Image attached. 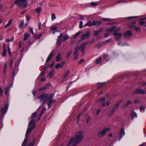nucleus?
<instances>
[{"label":"nucleus","instance_id":"obj_1","mask_svg":"<svg viewBox=\"0 0 146 146\" xmlns=\"http://www.w3.org/2000/svg\"><path fill=\"white\" fill-rule=\"evenodd\" d=\"M84 138L83 132L82 131H79L77 132L75 134V137H73L71 139L67 146H75L80 143L82 140Z\"/></svg>","mask_w":146,"mask_h":146},{"label":"nucleus","instance_id":"obj_2","mask_svg":"<svg viewBox=\"0 0 146 146\" xmlns=\"http://www.w3.org/2000/svg\"><path fill=\"white\" fill-rule=\"evenodd\" d=\"M35 125L36 124L34 120H32L29 122L28 125V128L26 131L25 138L21 146H25L26 145L27 142L29 141L28 137L32 130L35 127Z\"/></svg>","mask_w":146,"mask_h":146},{"label":"nucleus","instance_id":"obj_3","mask_svg":"<svg viewBox=\"0 0 146 146\" xmlns=\"http://www.w3.org/2000/svg\"><path fill=\"white\" fill-rule=\"evenodd\" d=\"M62 37V41H64L69 38V36L67 34H65L64 36H63V34L62 33H61L58 37L56 44L58 46L61 44V38Z\"/></svg>","mask_w":146,"mask_h":146},{"label":"nucleus","instance_id":"obj_4","mask_svg":"<svg viewBox=\"0 0 146 146\" xmlns=\"http://www.w3.org/2000/svg\"><path fill=\"white\" fill-rule=\"evenodd\" d=\"M27 0H15L14 3L17 5L19 7L25 8L27 6Z\"/></svg>","mask_w":146,"mask_h":146},{"label":"nucleus","instance_id":"obj_5","mask_svg":"<svg viewBox=\"0 0 146 146\" xmlns=\"http://www.w3.org/2000/svg\"><path fill=\"white\" fill-rule=\"evenodd\" d=\"M8 104H7L1 108V114L0 116V118L1 119H2L3 118V116L6 113L8 108Z\"/></svg>","mask_w":146,"mask_h":146},{"label":"nucleus","instance_id":"obj_6","mask_svg":"<svg viewBox=\"0 0 146 146\" xmlns=\"http://www.w3.org/2000/svg\"><path fill=\"white\" fill-rule=\"evenodd\" d=\"M110 130L109 128L105 127L102 129L101 131L99 132L98 134V137L100 138L103 137L105 135L106 132Z\"/></svg>","mask_w":146,"mask_h":146},{"label":"nucleus","instance_id":"obj_7","mask_svg":"<svg viewBox=\"0 0 146 146\" xmlns=\"http://www.w3.org/2000/svg\"><path fill=\"white\" fill-rule=\"evenodd\" d=\"M48 98V95L47 94H45V93H43L40 96L39 98L40 99L41 101L43 102V103H46L47 99Z\"/></svg>","mask_w":146,"mask_h":146},{"label":"nucleus","instance_id":"obj_8","mask_svg":"<svg viewBox=\"0 0 146 146\" xmlns=\"http://www.w3.org/2000/svg\"><path fill=\"white\" fill-rule=\"evenodd\" d=\"M113 35L115 37V39L116 40H117L121 38L122 36V34L117 32V31H115L113 34Z\"/></svg>","mask_w":146,"mask_h":146},{"label":"nucleus","instance_id":"obj_9","mask_svg":"<svg viewBox=\"0 0 146 146\" xmlns=\"http://www.w3.org/2000/svg\"><path fill=\"white\" fill-rule=\"evenodd\" d=\"M90 31H88L83 34L81 36V38L80 40L81 39L82 40H84L85 38L88 39L90 36Z\"/></svg>","mask_w":146,"mask_h":146},{"label":"nucleus","instance_id":"obj_10","mask_svg":"<svg viewBox=\"0 0 146 146\" xmlns=\"http://www.w3.org/2000/svg\"><path fill=\"white\" fill-rule=\"evenodd\" d=\"M133 94H146V91L141 89L140 88H138L136 89L135 91L133 92Z\"/></svg>","mask_w":146,"mask_h":146},{"label":"nucleus","instance_id":"obj_11","mask_svg":"<svg viewBox=\"0 0 146 146\" xmlns=\"http://www.w3.org/2000/svg\"><path fill=\"white\" fill-rule=\"evenodd\" d=\"M104 29V28L103 27H102L99 29L98 31H95L94 34V36H96L99 35V34L102 32Z\"/></svg>","mask_w":146,"mask_h":146},{"label":"nucleus","instance_id":"obj_12","mask_svg":"<svg viewBox=\"0 0 146 146\" xmlns=\"http://www.w3.org/2000/svg\"><path fill=\"white\" fill-rule=\"evenodd\" d=\"M124 130L123 129H121L119 133V136L118 138V140L120 141L122 138L123 135H125Z\"/></svg>","mask_w":146,"mask_h":146},{"label":"nucleus","instance_id":"obj_13","mask_svg":"<svg viewBox=\"0 0 146 146\" xmlns=\"http://www.w3.org/2000/svg\"><path fill=\"white\" fill-rule=\"evenodd\" d=\"M64 62H61V63H57L55 66V68L58 69L59 68H62L64 66Z\"/></svg>","mask_w":146,"mask_h":146},{"label":"nucleus","instance_id":"obj_14","mask_svg":"<svg viewBox=\"0 0 146 146\" xmlns=\"http://www.w3.org/2000/svg\"><path fill=\"white\" fill-rule=\"evenodd\" d=\"M87 43L86 42H84L80 46V48L81 50V52H82V53H83V54H84V51L85 50V46L86 44Z\"/></svg>","mask_w":146,"mask_h":146},{"label":"nucleus","instance_id":"obj_15","mask_svg":"<svg viewBox=\"0 0 146 146\" xmlns=\"http://www.w3.org/2000/svg\"><path fill=\"white\" fill-rule=\"evenodd\" d=\"M132 35L131 32L129 30L127 31L123 34V35L125 37H131Z\"/></svg>","mask_w":146,"mask_h":146},{"label":"nucleus","instance_id":"obj_16","mask_svg":"<svg viewBox=\"0 0 146 146\" xmlns=\"http://www.w3.org/2000/svg\"><path fill=\"white\" fill-rule=\"evenodd\" d=\"M131 119L132 120H133L134 119V118L137 117V113L134 111H132L131 112Z\"/></svg>","mask_w":146,"mask_h":146},{"label":"nucleus","instance_id":"obj_17","mask_svg":"<svg viewBox=\"0 0 146 146\" xmlns=\"http://www.w3.org/2000/svg\"><path fill=\"white\" fill-rule=\"evenodd\" d=\"M102 58L101 57H99L96 59L95 63L98 64H100L102 63Z\"/></svg>","mask_w":146,"mask_h":146},{"label":"nucleus","instance_id":"obj_18","mask_svg":"<svg viewBox=\"0 0 146 146\" xmlns=\"http://www.w3.org/2000/svg\"><path fill=\"white\" fill-rule=\"evenodd\" d=\"M85 26L89 27L94 26V21L92 22H91L90 21L88 22L85 25Z\"/></svg>","mask_w":146,"mask_h":146},{"label":"nucleus","instance_id":"obj_19","mask_svg":"<svg viewBox=\"0 0 146 146\" xmlns=\"http://www.w3.org/2000/svg\"><path fill=\"white\" fill-rule=\"evenodd\" d=\"M106 82L100 83L96 84V86L98 88H100L105 85Z\"/></svg>","mask_w":146,"mask_h":146},{"label":"nucleus","instance_id":"obj_20","mask_svg":"<svg viewBox=\"0 0 146 146\" xmlns=\"http://www.w3.org/2000/svg\"><path fill=\"white\" fill-rule=\"evenodd\" d=\"M108 99V98L107 97H106V98H100L98 99L97 101L99 102H101L105 101H107Z\"/></svg>","mask_w":146,"mask_h":146},{"label":"nucleus","instance_id":"obj_21","mask_svg":"<svg viewBox=\"0 0 146 146\" xmlns=\"http://www.w3.org/2000/svg\"><path fill=\"white\" fill-rule=\"evenodd\" d=\"M53 55V52H52L50 53V54L48 56L46 60V62H48L49 61H50V60L51 59L52 56Z\"/></svg>","mask_w":146,"mask_h":146},{"label":"nucleus","instance_id":"obj_22","mask_svg":"<svg viewBox=\"0 0 146 146\" xmlns=\"http://www.w3.org/2000/svg\"><path fill=\"white\" fill-rule=\"evenodd\" d=\"M48 102H50L51 103H53L54 102L56 101L55 100H52V95H51L48 98Z\"/></svg>","mask_w":146,"mask_h":146},{"label":"nucleus","instance_id":"obj_23","mask_svg":"<svg viewBox=\"0 0 146 146\" xmlns=\"http://www.w3.org/2000/svg\"><path fill=\"white\" fill-rule=\"evenodd\" d=\"M94 26L96 25V26H98L100 25L101 24H102V22L100 21H96L95 20L94 21Z\"/></svg>","mask_w":146,"mask_h":146},{"label":"nucleus","instance_id":"obj_24","mask_svg":"<svg viewBox=\"0 0 146 146\" xmlns=\"http://www.w3.org/2000/svg\"><path fill=\"white\" fill-rule=\"evenodd\" d=\"M10 90V87H6L5 88V94L7 95H8V98L9 96V92Z\"/></svg>","mask_w":146,"mask_h":146},{"label":"nucleus","instance_id":"obj_25","mask_svg":"<svg viewBox=\"0 0 146 146\" xmlns=\"http://www.w3.org/2000/svg\"><path fill=\"white\" fill-rule=\"evenodd\" d=\"M42 9V8L41 7H37L35 9L36 13L38 14H40Z\"/></svg>","mask_w":146,"mask_h":146},{"label":"nucleus","instance_id":"obj_26","mask_svg":"<svg viewBox=\"0 0 146 146\" xmlns=\"http://www.w3.org/2000/svg\"><path fill=\"white\" fill-rule=\"evenodd\" d=\"M30 35L27 33H25L24 35V40H26L29 37Z\"/></svg>","mask_w":146,"mask_h":146},{"label":"nucleus","instance_id":"obj_27","mask_svg":"<svg viewBox=\"0 0 146 146\" xmlns=\"http://www.w3.org/2000/svg\"><path fill=\"white\" fill-rule=\"evenodd\" d=\"M98 2H92L90 3L91 6L92 7L96 6L98 5Z\"/></svg>","mask_w":146,"mask_h":146},{"label":"nucleus","instance_id":"obj_28","mask_svg":"<svg viewBox=\"0 0 146 146\" xmlns=\"http://www.w3.org/2000/svg\"><path fill=\"white\" fill-rule=\"evenodd\" d=\"M139 23L141 25L143 26L144 27H146V22L145 21H141L139 22Z\"/></svg>","mask_w":146,"mask_h":146},{"label":"nucleus","instance_id":"obj_29","mask_svg":"<svg viewBox=\"0 0 146 146\" xmlns=\"http://www.w3.org/2000/svg\"><path fill=\"white\" fill-rule=\"evenodd\" d=\"M69 72V70H68L65 73V74H64V75H63V76L62 77V79L63 80H64L66 78L67 76L68 75Z\"/></svg>","mask_w":146,"mask_h":146},{"label":"nucleus","instance_id":"obj_30","mask_svg":"<svg viewBox=\"0 0 146 146\" xmlns=\"http://www.w3.org/2000/svg\"><path fill=\"white\" fill-rule=\"evenodd\" d=\"M110 34V29H108L106 32L104 34V36L105 37H108Z\"/></svg>","mask_w":146,"mask_h":146},{"label":"nucleus","instance_id":"obj_31","mask_svg":"<svg viewBox=\"0 0 146 146\" xmlns=\"http://www.w3.org/2000/svg\"><path fill=\"white\" fill-rule=\"evenodd\" d=\"M61 60L60 57V54L59 53L56 56V61L57 62Z\"/></svg>","mask_w":146,"mask_h":146},{"label":"nucleus","instance_id":"obj_32","mask_svg":"<svg viewBox=\"0 0 146 146\" xmlns=\"http://www.w3.org/2000/svg\"><path fill=\"white\" fill-rule=\"evenodd\" d=\"M42 34V33H41L39 35H35L34 36V37L37 39H38L41 36Z\"/></svg>","mask_w":146,"mask_h":146},{"label":"nucleus","instance_id":"obj_33","mask_svg":"<svg viewBox=\"0 0 146 146\" xmlns=\"http://www.w3.org/2000/svg\"><path fill=\"white\" fill-rule=\"evenodd\" d=\"M81 33V32L79 31L76 33L74 35L72 36H73V38H76L78 35H79Z\"/></svg>","mask_w":146,"mask_h":146},{"label":"nucleus","instance_id":"obj_34","mask_svg":"<svg viewBox=\"0 0 146 146\" xmlns=\"http://www.w3.org/2000/svg\"><path fill=\"white\" fill-rule=\"evenodd\" d=\"M74 56L73 58L74 60H76L77 58L79 55V54L78 52H74Z\"/></svg>","mask_w":146,"mask_h":146},{"label":"nucleus","instance_id":"obj_35","mask_svg":"<svg viewBox=\"0 0 146 146\" xmlns=\"http://www.w3.org/2000/svg\"><path fill=\"white\" fill-rule=\"evenodd\" d=\"M37 115V113L36 112H35L32 115L31 118V119H33L34 118H35L36 116Z\"/></svg>","mask_w":146,"mask_h":146},{"label":"nucleus","instance_id":"obj_36","mask_svg":"<svg viewBox=\"0 0 146 146\" xmlns=\"http://www.w3.org/2000/svg\"><path fill=\"white\" fill-rule=\"evenodd\" d=\"M122 100H121L117 102V103L115 105L114 107L116 108L120 105L121 103L122 102Z\"/></svg>","mask_w":146,"mask_h":146},{"label":"nucleus","instance_id":"obj_37","mask_svg":"<svg viewBox=\"0 0 146 146\" xmlns=\"http://www.w3.org/2000/svg\"><path fill=\"white\" fill-rule=\"evenodd\" d=\"M135 31L137 32H141L140 28L139 27H135Z\"/></svg>","mask_w":146,"mask_h":146},{"label":"nucleus","instance_id":"obj_38","mask_svg":"<svg viewBox=\"0 0 146 146\" xmlns=\"http://www.w3.org/2000/svg\"><path fill=\"white\" fill-rule=\"evenodd\" d=\"M116 108H115V107H113V108L110 111V115L112 114L114 112Z\"/></svg>","mask_w":146,"mask_h":146},{"label":"nucleus","instance_id":"obj_39","mask_svg":"<svg viewBox=\"0 0 146 146\" xmlns=\"http://www.w3.org/2000/svg\"><path fill=\"white\" fill-rule=\"evenodd\" d=\"M4 68L3 72V74H5L6 72V69L7 67V64L6 63L4 64Z\"/></svg>","mask_w":146,"mask_h":146},{"label":"nucleus","instance_id":"obj_40","mask_svg":"<svg viewBox=\"0 0 146 146\" xmlns=\"http://www.w3.org/2000/svg\"><path fill=\"white\" fill-rule=\"evenodd\" d=\"M7 53L6 50H3V52L2 54V55L3 57H5L6 56Z\"/></svg>","mask_w":146,"mask_h":146},{"label":"nucleus","instance_id":"obj_41","mask_svg":"<svg viewBox=\"0 0 146 146\" xmlns=\"http://www.w3.org/2000/svg\"><path fill=\"white\" fill-rule=\"evenodd\" d=\"M54 72V70H52L50 71V73L49 74L48 76L50 78H51L52 76V75L53 74Z\"/></svg>","mask_w":146,"mask_h":146},{"label":"nucleus","instance_id":"obj_42","mask_svg":"<svg viewBox=\"0 0 146 146\" xmlns=\"http://www.w3.org/2000/svg\"><path fill=\"white\" fill-rule=\"evenodd\" d=\"M55 14L54 13H53L51 15V19L52 21H53L56 19Z\"/></svg>","mask_w":146,"mask_h":146},{"label":"nucleus","instance_id":"obj_43","mask_svg":"<svg viewBox=\"0 0 146 146\" xmlns=\"http://www.w3.org/2000/svg\"><path fill=\"white\" fill-rule=\"evenodd\" d=\"M83 22L82 21H80L79 23V28L80 29H82V27Z\"/></svg>","mask_w":146,"mask_h":146},{"label":"nucleus","instance_id":"obj_44","mask_svg":"<svg viewBox=\"0 0 146 146\" xmlns=\"http://www.w3.org/2000/svg\"><path fill=\"white\" fill-rule=\"evenodd\" d=\"M50 29L51 30L55 31L57 29V27H51Z\"/></svg>","mask_w":146,"mask_h":146},{"label":"nucleus","instance_id":"obj_45","mask_svg":"<svg viewBox=\"0 0 146 146\" xmlns=\"http://www.w3.org/2000/svg\"><path fill=\"white\" fill-rule=\"evenodd\" d=\"M13 37L12 38V39H9V38H7V39L5 40V41L7 42H9L10 41H12V40H13Z\"/></svg>","mask_w":146,"mask_h":146},{"label":"nucleus","instance_id":"obj_46","mask_svg":"<svg viewBox=\"0 0 146 146\" xmlns=\"http://www.w3.org/2000/svg\"><path fill=\"white\" fill-rule=\"evenodd\" d=\"M72 53V51H69L68 52V53L67 55V58H69L70 57V54Z\"/></svg>","mask_w":146,"mask_h":146},{"label":"nucleus","instance_id":"obj_47","mask_svg":"<svg viewBox=\"0 0 146 146\" xmlns=\"http://www.w3.org/2000/svg\"><path fill=\"white\" fill-rule=\"evenodd\" d=\"M79 48L78 47H76L75 48L74 51V52H78L79 50Z\"/></svg>","mask_w":146,"mask_h":146},{"label":"nucleus","instance_id":"obj_48","mask_svg":"<svg viewBox=\"0 0 146 146\" xmlns=\"http://www.w3.org/2000/svg\"><path fill=\"white\" fill-rule=\"evenodd\" d=\"M29 31L33 35L34 34V33L33 31V29L31 27H29Z\"/></svg>","mask_w":146,"mask_h":146},{"label":"nucleus","instance_id":"obj_49","mask_svg":"<svg viewBox=\"0 0 146 146\" xmlns=\"http://www.w3.org/2000/svg\"><path fill=\"white\" fill-rule=\"evenodd\" d=\"M41 22H39L38 24V29L39 30H40L41 28Z\"/></svg>","mask_w":146,"mask_h":146},{"label":"nucleus","instance_id":"obj_50","mask_svg":"<svg viewBox=\"0 0 146 146\" xmlns=\"http://www.w3.org/2000/svg\"><path fill=\"white\" fill-rule=\"evenodd\" d=\"M81 114H82V113H80L78 115V116L77 118V122H78L79 121V117H80V115Z\"/></svg>","mask_w":146,"mask_h":146},{"label":"nucleus","instance_id":"obj_51","mask_svg":"<svg viewBox=\"0 0 146 146\" xmlns=\"http://www.w3.org/2000/svg\"><path fill=\"white\" fill-rule=\"evenodd\" d=\"M85 16L81 15L79 16L80 19L81 20H84V17H85Z\"/></svg>","mask_w":146,"mask_h":146},{"label":"nucleus","instance_id":"obj_52","mask_svg":"<svg viewBox=\"0 0 146 146\" xmlns=\"http://www.w3.org/2000/svg\"><path fill=\"white\" fill-rule=\"evenodd\" d=\"M45 110H46V108L45 107H43L42 109V110L41 111L40 113L43 114V113L44 112V111Z\"/></svg>","mask_w":146,"mask_h":146},{"label":"nucleus","instance_id":"obj_53","mask_svg":"<svg viewBox=\"0 0 146 146\" xmlns=\"http://www.w3.org/2000/svg\"><path fill=\"white\" fill-rule=\"evenodd\" d=\"M52 103H48H48H47V104H48V108H51V106H52Z\"/></svg>","mask_w":146,"mask_h":146},{"label":"nucleus","instance_id":"obj_54","mask_svg":"<svg viewBox=\"0 0 146 146\" xmlns=\"http://www.w3.org/2000/svg\"><path fill=\"white\" fill-rule=\"evenodd\" d=\"M140 110L141 111H145V108H144L143 106H141L140 108Z\"/></svg>","mask_w":146,"mask_h":146},{"label":"nucleus","instance_id":"obj_55","mask_svg":"<svg viewBox=\"0 0 146 146\" xmlns=\"http://www.w3.org/2000/svg\"><path fill=\"white\" fill-rule=\"evenodd\" d=\"M102 20L105 21H108L110 20V19L109 18H102Z\"/></svg>","mask_w":146,"mask_h":146},{"label":"nucleus","instance_id":"obj_56","mask_svg":"<svg viewBox=\"0 0 146 146\" xmlns=\"http://www.w3.org/2000/svg\"><path fill=\"white\" fill-rule=\"evenodd\" d=\"M12 19H10V20L7 23V24L9 25V26L12 23Z\"/></svg>","mask_w":146,"mask_h":146},{"label":"nucleus","instance_id":"obj_57","mask_svg":"<svg viewBox=\"0 0 146 146\" xmlns=\"http://www.w3.org/2000/svg\"><path fill=\"white\" fill-rule=\"evenodd\" d=\"M128 106V105L127 104V103H126L122 106V108H124L127 107Z\"/></svg>","mask_w":146,"mask_h":146},{"label":"nucleus","instance_id":"obj_58","mask_svg":"<svg viewBox=\"0 0 146 146\" xmlns=\"http://www.w3.org/2000/svg\"><path fill=\"white\" fill-rule=\"evenodd\" d=\"M47 87L46 86L44 87L39 89L40 90H42L45 89H46L47 88Z\"/></svg>","mask_w":146,"mask_h":146},{"label":"nucleus","instance_id":"obj_59","mask_svg":"<svg viewBox=\"0 0 146 146\" xmlns=\"http://www.w3.org/2000/svg\"><path fill=\"white\" fill-rule=\"evenodd\" d=\"M127 104L129 105L131 104L132 103V102L130 100H128L127 102Z\"/></svg>","mask_w":146,"mask_h":146},{"label":"nucleus","instance_id":"obj_60","mask_svg":"<svg viewBox=\"0 0 146 146\" xmlns=\"http://www.w3.org/2000/svg\"><path fill=\"white\" fill-rule=\"evenodd\" d=\"M24 24V23L23 22H21L20 24V27L22 28Z\"/></svg>","mask_w":146,"mask_h":146},{"label":"nucleus","instance_id":"obj_61","mask_svg":"<svg viewBox=\"0 0 146 146\" xmlns=\"http://www.w3.org/2000/svg\"><path fill=\"white\" fill-rule=\"evenodd\" d=\"M84 61V59H81L79 62L78 63V64H80Z\"/></svg>","mask_w":146,"mask_h":146},{"label":"nucleus","instance_id":"obj_62","mask_svg":"<svg viewBox=\"0 0 146 146\" xmlns=\"http://www.w3.org/2000/svg\"><path fill=\"white\" fill-rule=\"evenodd\" d=\"M115 27H111V28L110 29V31H113L115 30Z\"/></svg>","mask_w":146,"mask_h":146},{"label":"nucleus","instance_id":"obj_63","mask_svg":"<svg viewBox=\"0 0 146 146\" xmlns=\"http://www.w3.org/2000/svg\"><path fill=\"white\" fill-rule=\"evenodd\" d=\"M32 93L33 95V96H35L37 94V92L36 91H33Z\"/></svg>","mask_w":146,"mask_h":146},{"label":"nucleus","instance_id":"obj_64","mask_svg":"<svg viewBox=\"0 0 146 146\" xmlns=\"http://www.w3.org/2000/svg\"><path fill=\"white\" fill-rule=\"evenodd\" d=\"M34 143L33 142H30L29 145H28L29 146H33V145Z\"/></svg>","mask_w":146,"mask_h":146}]
</instances>
